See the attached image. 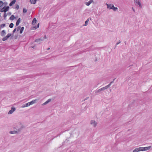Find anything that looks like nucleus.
<instances>
[{"label":"nucleus","mask_w":152,"mask_h":152,"mask_svg":"<svg viewBox=\"0 0 152 152\" xmlns=\"http://www.w3.org/2000/svg\"><path fill=\"white\" fill-rule=\"evenodd\" d=\"M15 129L17 130L16 131H12L10 132L9 133L11 134H15L18 133V132H20L21 131L22 129V127H20L18 129V127H15Z\"/></svg>","instance_id":"nucleus-1"},{"label":"nucleus","mask_w":152,"mask_h":152,"mask_svg":"<svg viewBox=\"0 0 152 152\" xmlns=\"http://www.w3.org/2000/svg\"><path fill=\"white\" fill-rule=\"evenodd\" d=\"M107 88L106 86L104 87H102L99 89H96L95 91V93L98 94H101L102 93V91H103L105 89H107Z\"/></svg>","instance_id":"nucleus-2"},{"label":"nucleus","mask_w":152,"mask_h":152,"mask_svg":"<svg viewBox=\"0 0 152 152\" xmlns=\"http://www.w3.org/2000/svg\"><path fill=\"white\" fill-rule=\"evenodd\" d=\"M151 148V146L146 147H141L138 148L139 151H147L149 150Z\"/></svg>","instance_id":"nucleus-3"},{"label":"nucleus","mask_w":152,"mask_h":152,"mask_svg":"<svg viewBox=\"0 0 152 152\" xmlns=\"http://www.w3.org/2000/svg\"><path fill=\"white\" fill-rule=\"evenodd\" d=\"M9 6H7L6 7H4L1 10L0 12H6L9 10Z\"/></svg>","instance_id":"nucleus-4"},{"label":"nucleus","mask_w":152,"mask_h":152,"mask_svg":"<svg viewBox=\"0 0 152 152\" xmlns=\"http://www.w3.org/2000/svg\"><path fill=\"white\" fill-rule=\"evenodd\" d=\"M92 3L94 4L93 0H90L88 2H84V4L87 6H89Z\"/></svg>","instance_id":"nucleus-5"},{"label":"nucleus","mask_w":152,"mask_h":152,"mask_svg":"<svg viewBox=\"0 0 152 152\" xmlns=\"http://www.w3.org/2000/svg\"><path fill=\"white\" fill-rule=\"evenodd\" d=\"M11 34H10V33H9L7 35L4 37L3 38H2V41H5L8 38L10 37L11 36Z\"/></svg>","instance_id":"nucleus-6"},{"label":"nucleus","mask_w":152,"mask_h":152,"mask_svg":"<svg viewBox=\"0 0 152 152\" xmlns=\"http://www.w3.org/2000/svg\"><path fill=\"white\" fill-rule=\"evenodd\" d=\"M97 123L95 120H91V124L94 127H95L97 125Z\"/></svg>","instance_id":"nucleus-7"},{"label":"nucleus","mask_w":152,"mask_h":152,"mask_svg":"<svg viewBox=\"0 0 152 152\" xmlns=\"http://www.w3.org/2000/svg\"><path fill=\"white\" fill-rule=\"evenodd\" d=\"M15 110V108L14 107H11V110H10L8 112V114H11Z\"/></svg>","instance_id":"nucleus-8"},{"label":"nucleus","mask_w":152,"mask_h":152,"mask_svg":"<svg viewBox=\"0 0 152 152\" xmlns=\"http://www.w3.org/2000/svg\"><path fill=\"white\" fill-rule=\"evenodd\" d=\"M15 127H18V129L20 127H22V128H23V127L21 126V124L20 123H18L17 124H15L14 126V128H15Z\"/></svg>","instance_id":"nucleus-9"},{"label":"nucleus","mask_w":152,"mask_h":152,"mask_svg":"<svg viewBox=\"0 0 152 152\" xmlns=\"http://www.w3.org/2000/svg\"><path fill=\"white\" fill-rule=\"evenodd\" d=\"M6 34V31L4 30H3L1 32L0 34L2 37L4 36Z\"/></svg>","instance_id":"nucleus-10"},{"label":"nucleus","mask_w":152,"mask_h":152,"mask_svg":"<svg viewBox=\"0 0 152 152\" xmlns=\"http://www.w3.org/2000/svg\"><path fill=\"white\" fill-rule=\"evenodd\" d=\"M37 99H35V100H33L29 102V103L30 104V105H32L33 104L37 102Z\"/></svg>","instance_id":"nucleus-11"},{"label":"nucleus","mask_w":152,"mask_h":152,"mask_svg":"<svg viewBox=\"0 0 152 152\" xmlns=\"http://www.w3.org/2000/svg\"><path fill=\"white\" fill-rule=\"evenodd\" d=\"M31 4H36L37 0H29Z\"/></svg>","instance_id":"nucleus-12"},{"label":"nucleus","mask_w":152,"mask_h":152,"mask_svg":"<svg viewBox=\"0 0 152 152\" xmlns=\"http://www.w3.org/2000/svg\"><path fill=\"white\" fill-rule=\"evenodd\" d=\"M16 2L15 0H12L9 4V5L10 6H12L13 4H14Z\"/></svg>","instance_id":"nucleus-13"},{"label":"nucleus","mask_w":152,"mask_h":152,"mask_svg":"<svg viewBox=\"0 0 152 152\" xmlns=\"http://www.w3.org/2000/svg\"><path fill=\"white\" fill-rule=\"evenodd\" d=\"M115 79H113V80L108 85H107L106 86V87H107V88H108L112 84V83H114V82Z\"/></svg>","instance_id":"nucleus-14"},{"label":"nucleus","mask_w":152,"mask_h":152,"mask_svg":"<svg viewBox=\"0 0 152 152\" xmlns=\"http://www.w3.org/2000/svg\"><path fill=\"white\" fill-rule=\"evenodd\" d=\"M20 18L18 19V20H17L16 22V26H18L19 25V23H20Z\"/></svg>","instance_id":"nucleus-15"},{"label":"nucleus","mask_w":152,"mask_h":152,"mask_svg":"<svg viewBox=\"0 0 152 152\" xmlns=\"http://www.w3.org/2000/svg\"><path fill=\"white\" fill-rule=\"evenodd\" d=\"M106 4L107 6V9L110 10V8L111 7V4H107V3H106Z\"/></svg>","instance_id":"nucleus-16"},{"label":"nucleus","mask_w":152,"mask_h":152,"mask_svg":"<svg viewBox=\"0 0 152 152\" xmlns=\"http://www.w3.org/2000/svg\"><path fill=\"white\" fill-rule=\"evenodd\" d=\"M37 20L36 18H34L33 19L32 21V24L33 25H34L36 23Z\"/></svg>","instance_id":"nucleus-17"},{"label":"nucleus","mask_w":152,"mask_h":152,"mask_svg":"<svg viewBox=\"0 0 152 152\" xmlns=\"http://www.w3.org/2000/svg\"><path fill=\"white\" fill-rule=\"evenodd\" d=\"M89 21V19L88 18L86 20L85 22V24H84L85 26H86L88 25Z\"/></svg>","instance_id":"nucleus-18"},{"label":"nucleus","mask_w":152,"mask_h":152,"mask_svg":"<svg viewBox=\"0 0 152 152\" xmlns=\"http://www.w3.org/2000/svg\"><path fill=\"white\" fill-rule=\"evenodd\" d=\"M15 18V17L14 16L12 15L11 16L10 18V19L11 20H13Z\"/></svg>","instance_id":"nucleus-19"},{"label":"nucleus","mask_w":152,"mask_h":152,"mask_svg":"<svg viewBox=\"0 0 152 152\" xmlns=\"http://www.w3.org/2000/svg\"><path fill=\"white\" fill-rule=\"evenodd\" d=\"M24 27H22L20 29V33L22 34L23 33V32L24 30Z\"/></svg>","instance_id":"nucleus-20"},{"label":"nucleus","mask_w":152,"mask_h":152,"mask_svg":"<svg viewBox=\"0 0 152 152\" xmlns=\"http://www.w3.org/2000/svg\"><path fill=\"white\" fill-rule=\"evenodd\" d=\"M5 26H6V25L4 23L1 24L0 26V28H3L4 27H5Z\"/></svg>","instance_id":"nucleus-21"},{"label":"nucleus","mask_w":152,"mask_h":152,"mask_svg":"<svg viewBox=\"0 0 152 152\" xmlns=\"http://www.w3.org/2000/svg\"><path fill=\"white\" fill-rule=\"evenodd\" d=\"M137 4L139 6V7H142V5H141V4L139 1H137Z\"/></svg>","instance_id":"nucleus-22"},{"label":"nucleus","mask_w":152,"mask_h":152,"mask_svg":"<svg viewBox=\"0 0 152 152\" xmlns=\"http://www.w3.org/2000/svg\"><path fill=\"white\" fill-rule=\"evenodd\" d=\"M139 150L138 148L135 149L133 151V152H139Z\"/></svg>","instance_id":"nucleus-23"},{"label":"nucleus","mask_w":152,"mask_h":152,"mask_svg":"<svg viewBox=\"0 0 152 152\" xmlns=\"http://www.w3.org/2000/svg\"><path fill=\"white\" fill-rule=\"evenodd\" d=\"M14 26V24L12 23H11L9 25V27L10 28H12Z\"/></svg>","instance_id":"nucleus-24"},{"label":"nucleus","mask_w":152,"mask_h":152,"mask_svg":"<svg viewBox=\"0 0 152 152\" xmlns=\"http://www.w3.org/2000/svg\"><path fill=\"white\" fill-rule=\"evenodd\" d=\"M4 4L3 2L1 1H0V7L2 6Z\"/></svg>","instance_id":"nucleus-25"},{"label":"nucleus","mask_w":152,"mask_h":152,"mask_svg":"<svg viewBox=\"0 0 152 152\" xmlns=\"http://www.w3.org/2000/svg\"><path fill=\"white\" fill-rule=\"evenodd\" d=\"M27 12V10L25 8H23V12L24 13H26Z\"/></svg>","instance_id":"nucleus-26"},{"label":"nucleus","mask_w":152,"mask_h":152,"mask_svg":"<svg viewBox=\"0 0 152 152\" xmlns=\"http://www.w3.org/2000/svg\"><path fill=\"white\" fill-rule=\"evenodd\" d=\"M39 23H38V24L37 25V26H34L33 27V28H34V29H36L37 28H39Z\"/></svg>","instance_id":"nucleus-27"},{"label":"nucleus","mask_w":152,"mask_h":152,"mask_svg":"<svg viewBox=\"0 0 152 152\" xmlns=\"http://www.w3.org/2000/svg\"><path fill=\"white\" fill-rule=\"evenodd\" d=\"M51 101V99H48L47 101H46L45 102L46 104H48L49 102Z\"/></svg>","instance_id":"nucleus-28"},{"label":"nucleus","mask_w":152,"mask_h":152,"mask_svg":"<svg viewBox=\"0 0 152 152\" xmlns=\"http://www.w3.org/2000/svg\"><path fill=\"white\" fill-rule=\"evenodd\" d=\"M115 7L114 5L113 4H111V8H110V9H113V8Z\"/></svg>","instance_id":"nucleus-29"},{"label":"nucleus","mask_w":152,"mask_h":152,"mask_svg":"<svg viewBox=\"0 0 152 152\" xmlns=\"http://www.w3.org/2000/svg\"><path fill=\"white\" fill-rule=\"evenodd\" d=\"M20 28H21V27L20 26H18L17 28V31H18L20 29Z\"/></svg>","instance_id":"nucleus-30"},{"label":"nucleus","mask_w":152,"mask_h":152,"mask_svg":"<svg viewBox=\"0 0 152 152\" xmlns=\"http://www.w3.org/2000/svg\"><path fill=\"white\" fill-rule=\"evenodd\" d=\"M25 104V106H26V107H28L30 105V104L29 103V102H28Z\"/></svg>","instance_id":"nucleus-31"},{"label":"nucleus","mask_w":152,"mask_h":152,"mask_svg":"<svg viewBox=\"0 0 152 152\" xmlns=\"http://www.w3.org/2000/svg\"><path fill=\"white\" fill-rule=\"evenodd\" d=\"M118 8L117 7H114L113 9V10L115 11H116L117 10H118Z\"/></svg>","instance_id":"nucleus-32"},{"label":"nucleus","mask_w":152,"mask_h":152,"mask_svg":"<svg viewBox=\"0 0 152 152\" xmlns=\"http://www.w3.org/2000/svg\"><path fill=\"white\" fill-rule=\"evenodd\" d=\"M19 8V6L18 5H17L16 6L15 9L17 10H18Z\"/></svg>","instance_id":"nucleus-33"},{"label":"nucleus","mask_w":152,"mask_h":152,"mask_svg":"<svg viewBox=\"0 0 152 152\" xmlns=\"http://www.w3.org/2000/svg\"><path fill=\"white\" fill-rule=\"evenodd\" d=\"M40 42L39 40V39H36L35 41V42Z\"/></svg>","instance_id":"nucleus-34"},{"label":"nucleus","mask_w":152,"mask_h":152,"mask_svg":"<svg viewBox=\"0 0 152 152\" xmlns=\"http://www.w3.org/2000/svg\"><path fill=\"white\" fill-rule=\"evenodd\" d=\"M7 16V15L6 14V13H5L4 14V17L5 18H6Z\"/></svg>","instance_id":"nucleus-35"},{"label":"nucleus","mask_w":152,"mask_h":152,"mask_svg":"<svg viewBox=\"0 0 152 152\" xmlns=\"http://www.w3.org/2000/svg\"><path fill=\"white\" fill-rule=\"evenodd\" d=\"M121 42V41L120 40H119L118 42L117 43H116V45H118L119 44H120Z\"/></svg>","instance_id":"nucleus-36"},{"label":"nucleus","mask_w":152,"mask_h":152,"mask_svg":"<svg viewBox=\"0 0 152 152\" xmlns=\"http://www.w3.org/2000/svg\"><path fill=\"white\" fill-rule=\"evenodd\" d=\"M16 28H15L12 31L13 33H15V31H16Z\"/></svg>","instance_id":"nucleus-37"},{"label":"nucleus","mask_w":152,"mask_h":152,"mask_svg":"<svg viewBox=\"0 0 152 152\" xmlns=\"http://www.w3.org/2000/svg\"><path fill=\"white\" fill-rule=\"evenodd\" d=\"M38 39H39V40L40 41H43L44 40V39H42L41 38H39Z\"/></svg>","instance_id":"nucleus-38"},{"label":"nucleus","mask_w":152,"mask_h":152,"mask_svg":"<svg viewBox=\"0 0 152 152\" xmlns=\"http://www.w3.org/2000/svg\"><path fill=\"white\" fill-rule=\"evenodd\" d=\"M26 107V106H25V104H24L21 107H22V108H23V107Z\"/></svg>","instance_id":"nucleus-39"},{"label":"nucleus","mask_w":152,"mask_h":152,"mask_svg":"<svg viewBox=\"0 0 152 152\" xmlns=\"http://www.w3.org/2000/svg\"><path fill=\"white\" fill-rule=\"evenodd\" d=\"M134 0V2L135 4H137V0Z\"/></svg>","instance_id":"nucleus-40"},{"label":"nucleus","mask_w":152,"mask_h":152,"mask_svg":"<svg viewBox=\"0 0 152 152\" xmlns=\"http://www.w3.org/2000/svg\"><path fill=\"white\" fill-rule=\"evenodd\" d=\"M132 10H133V11H134V12H135V10L134 9V8H133V7H132Z\"/></svg>","instance_id":"nucleus-41"},{"label":"nucleus","mask_w":152,"mask_h":152,"mask_svg":"<svg viewBox=\"0 0 152 152\" xmlns=\"http://www.w3.org/2000/svg\"><path fill=\"white\" fill-rule=\"evenodd\" d=\"M46 104H46V103H45V102H44V103H43L42 104V105H46Z\"/></svg>","instance_id":"nucleus-42"},{"label":"nucleus","mask_w":152,"mask_h":152,"mask_svg":"<svg viewBox=\"0 0 152 152\" xmlns=\"http://www.w3.org/2000/svg\"><path fill=\"white\" fill-rule=\"evenodd\" d=\"M47 38L46 37V35H45V37H44V39H46Z\"/></svg>","instance_id":"nucleus-43"},{"label":"nucleus","mask_w":152,"mask_h":152,"mask_svg":"<svg viewBox=\"0 0 152 152\" xmlns=\"http://www.w3.org/2000/svg\"><path fill=\"white\" fill-rule=\"evenodd\" d=\"M47 50H49L50 49V48H47Z\"/></svg>","instance_id":"nucleus-44"},{"label":"nucleus","mask_w":152,"mask_h":152,"mask_svg":"<svg viewBox=\"0 0 152 152\" xmlns=\"http://www.w3.org/2000/svg\"><path fill=\"white\" fill-rule=\"evenodd\" d=\"M4 4H7V3L6 2H5Z\"/></svg>","instance_id":"nucleus-45"},{"label":"nucleus","mask_w":152,"mask_h":152,"mask_svg":"<svg viewBox=\"0 0 152 152\" xmlns=\"http://www.w3.org/2000/svg\"><path fill=\"white\" fill-rule=\"evenodd\" d=\"M32 47V48H34V47Z\"/></svg>","instance_id":"nucleus-46"},{"label":"nucleus","mask_w":152,"mask_h":152,"mask_svg":"<svg viewBox=\"0 0 152 152\" xmlns=\"http://www.w3.org/2000/svg\"><path fill=\"white\" fill-rule=\"evenodd\" d=\"M11 14V13H10H10H9V14H10H10Z\"/></svg>","instance_id":"nucleus-47"},{"label":"nucleus","mask_w":152,"mask_h":152,"mask_svg":"<svg viewBox=\"0 0 152 152\" xmlns=\"http://www.w3.org/2000/svg\"><path fill=\"white\" fill-rule=\"evenodd\" d=\"M11 14V13H10H10H9V14H10H10Z\"/></svg>","instance_id":"nucleus-48"},{"label":"nucleus","mask_w":152,"mask_h":152,"mask_svg":"<svg viewBox=\"0 0 152 152\" xmlns=\"http://www.w3.org/2000/svg\"><path fill=\"white\" fill-rule=\"evenodd\" d=\"M97 87V86H96L95 87Z\"/></svg>","instance_id":"nucleus-49"}]
</instances>
